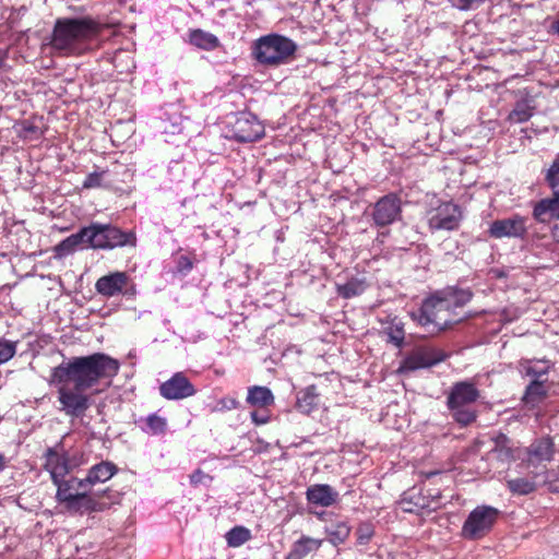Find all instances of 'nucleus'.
Masks as SVG:
<instances>
[{
	"mask_svg": "<svg viewBox=\"0 0 559 559\" xmlns=\"http://www.w3.org/2000/svg\"><path fill=\"white\" fill-rule=\"evenodd\" d=\"M451 4L461 10L467 11L478 8L485 0H449Z\"/></svg>",
	"mask_w": 559,
	"mask_h": 559,
	"instance_id": "obj_42",
	"label": "nucleus"
},
{
	"mask_svg": "<svg viewBox=\"0 0 559 559\" xmlns=\"http://www.w3.org/2000/svg\"><path fill=\"white\" fill-rule=\"evenodd\" d=\"M128 276L123 272H115L100 277L96 282V290L104 296L111 297L122 292L127 285Z\"/></svg>",
	"mask_w": 559,
	"mask_h": 559,
	"instance_id": "obj_21",
	"label": "nucleus"
},
{
	"mask_svg": "<svg viewBox=\"0 0 559 559\" xmlns=\"http://www.w3.org/2000/svg\"><path fill=\"white\" fill-rule=\"evenodd\" d=\"M120 369V362L100 352L63 360L51 371V382L57 385L59 411L67 416L79 418L91 407L87 391L103 379H112Z\"/></svg>",
	"mask_w": 559,
	"mask_h": 559,
	"instance_id": "obj_1",
	"label": "nucleus"
},
{
	"mask_svg": "<svg viewBox=\"0 0 559 559\" xmlns=\"http://www.w3.org/2000/svg\"><path fill=\"white\" fill-rule=\"evenodd\" d=\"M527 218L521 215H512L507 218L496 219L488 229L489 236L501 238H524L527 234Z\"/></svg>",
	"mask_w": 559,
	"mask_h": 559,
	"instance_id": "obj_11",
	"label": "nucleus"
},
{
	"mask_svg": "<svg viewBox=\"0 0 559 559\" xmlns=\"http://www.w3.org/2000/svg\"><path fill=\"white\" fill-rule=\"evenodd\" d=\"M181 131V128L179 124H173V129L170 130L171 133H178Z\"/></svg>",
	"mask_w": 559,
	"mask_h": 559,
	"instance_id": "obj_49",
	"label": "nucleus"
},
{
	"mask_svg": "<svg viewBox=\"0 0 559 559\" xmlns=\"http://www.w3.org/2000/svg\"><path fill=\"white\" fill-rule=\"evenodd\" d=\"M552 367L554 362L548 359H530L521 364L525 374L537 380L547 374Z\"/></svg>",
	"mask_w": 559,
	"mask_h": 559,
	"instance_id": "obj_29",
	"label": "nucleus"
},
{
	"mask_svg": "<svg viewBox=\"0 0 559 559\" xmlns=\"http://www.w3.org/2000/svg\"><path fill=\"white\" fill-rule=\"evenodd\" d=\"M118 466L110 461H102L93 465L85 478L80 480V485H86L87 489L96 484L105 483L118 473Z\"/></svg>",
	"mask_w": 559,
	"mask_h": 559,
	"instance_id": "obj_17",
	"label": "nucleus"
},
{
	"mask_svg": "<svg viewBox=\"0 0 559 559\" xmlns=\"http://www.w3.org/2000/svg\"><path fill=\"white\" fill-rule=\"evenodd\" d=\"M205 478H210V476L206 475L202 469L198 468L190 475V484L192 486H198L203 483Z\"/></svg>",
	"mask_w": 559,
	"mask_h": 559,
	"instance_id": "obj_43",
	"label": "nucleus"
},
{
	"mask_svg": "<svg viewBox=\"0 0 559 559\" xmlns=\"http://www.w3.org/2000/svg\"><path fill=\"white\" fill-rule=\"evenodd\" d=\"M7 467V459L3 454L0 453V473L4 471Z\"/></svg>",
	"mask_w": 559,
	"mask_h": 559,
	"instance_id": "obj_47",
	"label": "nucleus"
},
{
	"mask_svg": "<svg viewBox=\"0 0 559 559\" xmlns=\"http://www.w3.org/2000/svg\"><path fill=\"white\" fill-rule=\"evenodd\" d=\"M554 442L550 438H542L533 442L527 450V467H535V476L545 473L546 462L551 461L554 455Z\"/></svg>",
	"mask_w": 559,
	"mask_h": 559,
	"instance_id": "obj_14",
	"label": "nucleus"
},
{
	"mask_svg": "<svg viewBox=\"0 0 559 559\" xmlns=\"http://www.w3.org/2000/svg\"><path fill=\"white\" fill-rule=\"evenodd\" d=\"M499 510L489 506L476 507L465 520L462 527V536L466 539L476 540L486 536L499 516Z\"/></svg>",
	"mask_w": 559,
	"mask_h": 559,
	"instance_id": "obj_7",
	"label": "nucleus"
},
{
	"mask_svg": "<svg viewBox=\"0 0 559 559\" xmlns=\"http://www.w3.org/2000/svg\"><path fill=\"white\" fill-rule=\"evenodd\" d=\"M44 468L50 475L52 483H57L62 477H67L73 468L68 453L62 447L48 448L44 454Z\"/></svg>",
	"mask_w": 559,
	"mask_h": 559,
	"instance_id": "obj_12",
	"label": "nucleus"
},
{
	"mask_svg": "<svg viewBox=\"0 0 559 559\" xmlns=\"http://www.w3.org/2000/svg\"><path fill=\"white\" fill-rule=\"evenodd\" d=\"M306 497L311 504L331 507L337 501L338 492L330 485L317 484L308 487Z\"/></svg>",
	"mask_w": 559,
	"mask_h": 559,
	"instance_id": "obj_18",
	"label": "nucleus"
},
{
	"mask_svg": "<svg viewBox=\"0 0 559 559\" xmlns=\"http://www.w3.org/2000/svg\"><path fill=\"white\" fill-rule=\"evenodd\" d=\"M251 531L242 525H236L225 534V539L228 547L238 548L251 540Z\"/></svg>",
	"mask_w": 559,
	"mask_h": 559,
	"instance_id": "obj_31",
	"label": "nucleus"
},
{
	"mask_svg": "<svg viewBox=\"0 0 559 559\" xmlns=\"http://www.w3.org/2000/svg\"><path fill=\"white\" fill-rule=\"evenodd\" d=\"M190 43L206 50L214 49L219 44L216 36L202 29H194L190 33Z\"/></svg>",
	"mask_w": 559,
	"mask_h": 559,
	"instance_id": "obj_32",
	"label": "nucleus"
},
{
	"mask_svg": "<svg viewBox=\"0 0 559 559\" xmlns=\"http://www.w3.org/2000/svg\"><path fill=\"white\" fill-rule=\"evenodd\" d=\"M238 407V401L234 397H223L217 401L212 412L231 411Z\"/></svg>",
	"mask_w": 559,
	"mask_h": 559,
	"instance_id": "obj_41",
	"label": "nucleus"
},
{
	"mask_svg": "<svg viewBox=\"0 0 559 559\" xmlns=\"http://www.w3.org/2000/svg\"><path fill=\"white\" fill-rule=\"evenodd\" d=\"M357 544L367 545L374 536V526L370 522H361L356 528Z\"/></svg>",
	"mask_w": 559,
	"mask_h": 559,
	"instance_id": "obj_39",
	"label": "nucleus"
},
{
	"mask_svg": "<svg viewBox=\"0 0 559 559\" xmlns=\"http://www.w3.org/2000/svg\"><path fill=\"white\" fill-rule=\"evenodd\" d=\"M81 479L82 478L73 476L70 477L69 479L62 477L57 483H52L57 487L56 500L62 508L67 504L66 497H74L75 491H82L87 489L86 485L79 484Z\"/></svg>",
	"mask_w": 559,
	"mask_h": 559,
	"instance_id": "obj_23",
	"label": "nucleus"
},
{
	"mask_svg": "<svg viewBox=\"0 0 559 559\" xmlns=\"http://www.w3.org/2000/svg\"><path fill=\"white\" fill-rule=\"evenodd\" d=\"M264 135V126L251 112H240L231 122L230 136L238 142H254Z\"/></svg>",
	"mask_w": 559,
	"mask_h": 559,
	"instance_id": "obj_8",
	"label": "nucleus"
},
{
	"mask_svg": "<svg viewBox=\"0 0 559 559\" xmlns=\"http://www.w3.org/2000/svg\"><path fill=\"white\" fill-rule=\"evenodd\" d=\"M105 173H106L105 170H102V171H94V173L88 174L86 176V178L84 179L82 187L84 189H93V188L100 187Z\"/></svg>",
	"mask_w": 559,
	"mask_h": 559,
	"instance_id": "obj_40",
	"label": "nucleus"
},
{
	"mask_svg": "<svg viewBox=\"0 0 559 559\" xmlns=\"http://www.w3.org/2000/svg\"><path fill=\"white\" fill-rule=\"evenodd\" d=\"M86 233L84 227L78 233L70 235L55 247V254L57 258H63L72 254L79 249L87 248L86 246Z\"/></svg>",
	"mask_w": 559,
	"mask_h": 559,
	"instance_id": "obj_24",
	"label": "nucleus"
},
{
	"mask_svg": "<svg viewBox=\"0 0 559 559\" xmlns=\"http://www.w3.org/2000/svg\"><path fill=\"white\" fill-rule=\"evenodd\" d=\"M148 431L152 435H163L167 428V420L157 414H151L145 419Z\"/></svg>",
	"mask_w": 559,
	"mask_h": 559,
	"instance_id": "obj_38",
	"label": "nucleus"
},
{
	"mask_svg": "<svg viewBox=\"0 0 559 559\" xmlns=\"http://www.w3.org/2000/svg\"><path fill=\"white\" fill-rule=\"evenodd\" d=\"M546 181L552 192L559 195V154L555 157L551 166L546 174Z\"/></svg>",
	"mask_w": 559,
	"mask_h": 559,
	"instance_id": "obj_37",
	"label": "nucleus"
},
{
	"mask_svg": "<svg viewBox=\"0 0 559 559\" xmlns=\"http://www.w3.org/2000/svg\"><path fill=\"white\" fill-rule=\"evenodd\" d=\"M88 491L90 489L75 491L74 497H66L67 504L63 507V511L80 515L103 512L121 500L120 492L111 488L94 493Z\"/></svg>",
	"mask_w": 559,
	"mask_h": 559,
	"instance_id": "obj_5",
	"label": "nucleus"
},
{
	"mask_svg": "<svg viewBox=\"0 0 559 559\" xmlns=\"http://www.w3.org/2000/svg\"><path fill=\"white\" fill-rule=\"evenodd\" d=\"M472 299L467 289L448 288L427 298L420 309L419 323L439 332L464 319L463 307Z\"/></svg>",
	"mask_w": 559,
	"mask_h": 559,
	"instance_id": "obj_3",
	"label": "nucleus"
},
{
	"mask_svg": "<svg viewBox=\"0 0 559 559\" xmlns=\"http://www.w3.org/2000/svg\"><path fill=\"white\" fill-rule=\"evenodd\" d=\"M247 402L252 406L265 407L273 404L274 396L269 388L254 385L248 391Z\"/></svg>",
	"mask_w": 559,
	"mask_h": 559,
	"instance_id": "obj_30",
	"label": "nucleus"
},
{
	"mask_svg": "<svg viewBox=\"0 0 559 559\" xmlns=\"http://www.w3.org/2000/svg\"><path fill=\"white\" fill-rule=\"evenodd\" d=\"M536 476L532 478L518 477L507 480V486L513 495H528L536 490Z\"/></svg>",
	"mask_w": 559,
	"mask_h": 559,
	"instance_id": "obj_33",
	"label": "nucleus"
},
{
	"mask_svg": "<svg viewBox=\"0 0 559 559\" xmlns=\"http://www.w3.org/2000/svg\"><path fill=\"white\" fill-rule=\"evenodd\" d=\"M479 391L471 382H457L452 386L448 396V407L452 417L462 426H467L476 420V412L472 405L478 400Z\"/></svg>",
	"mask_w": 559,
	"mask_h": 559,
	"instance_id": "obj_6",
	"label": "nucleus"
},
{
	"mask_svg": "<svg viewBox=\"0 0 559 559\" xmlns=\"http://www.w3.org/2000/svg\"><path fill=\"white\" fill-rule=\"evenodd\" d=\"M159 393L166 400H182L194 395L195 389L182 372H177L160 384Z\"/></svg>",
	"mask_w": 559,
	"mask_h": 559,
	"instance_id": "obj_15",
	"label": "nucleus"
},
{
	"mask_svg": "<svg viewBox=\"0 0 559 559\" xmlns=\"http://www.w3.org/2000/svg\"><path fill=\"white\" fill-rule=\"evenodd\" d=\"M533 112L534 107L528 100H520L509 114L508 119L514 123L526 122L533 116Z\"/></svg>",
	"mask_w": 559,
	"mask_h": 559,
	"instance_id": "obj_35",
	"label": "nucleus"
},
{
	"mask_svg": "<svg viewBox=\"0 0 559 559\" xmlns=\"http://www.w3.org/2000/svg\"><path fill=\"white\" fill-rule=\"evenodd\" d=\"M547 396L548 390L545 386V381L533 379L525 389L522 402L527 408L534 409L539 406V404H542L547 399Z\"/></svg>",
	"mask_w": 559,
	"mask_h": 559,
	"instance_id": "obj_22",
	"label": "nucleus"
},
{
	"mask_svg": "<svg viewBox=\"0 0 559 559\" xmlns=\"http://www.w3.org/2000/svg\"><path fill=\"white\" fill-rule=\"evenodd\" d=\"M297 45L288 37L270 34L260 37L253 46L257 61L269 67H277L287 62L295 53Z\"/></svg>",
	"mask_w": 559,
	"mask_h": 559,
	"instance_id": "obj_4",
	"label": "nucleus"
},
{
	"mask_svg": "<svg viewBox=\"0 0 559 559\" xmlns=\"http://www.w3.org/2000/svg\"><path fill=\"white\" fill-rule=\"evenodd\" d=\"M105 233V238H107V249L135 245V235L132 231L126 233L118 227L106 224Z\"/></svg>",
	"mask_w": 559,
	"mask_h": 559,
	"instance_id": "obj_25",
	"label": "nucleus"
},
{
	"mask_svg": "<svg viewBox=\"0 0 559 559\" xmlns=\"http://www.w3.org/2000/svg\"><path fill=\"white\" fill-rule=\"evenodd\" d=\"M383 336L392 346L401 347L405 337L403 323L400 320L394 319L385 329Z\"/></svg>",
	"mask_w": 559,
	"mask_h": 559,
	"instance_id": "obj_34",
	"label": "nucleus"
},
{
	"mask_svg": "<svg viewBox=\"0 0 559 559\" xmlns=\"http://www.w3.org/2000/svg\"><path fill=\"white\" fill-rule=\"evenodd\" d=\"M324 532L328 536L329 543L337 547L348 539L352 527L346 521H337L332 523L330 526H326Z\"/></svg>",
	"mask_w": 559,
	"mask_h": 559,
	"instance_id": "obj_28",
	"label": "nucleus"
},
{
	"mask_svg": "<svg viewBox=\"0 0 559 559\" xmlns=\"http://www.w3.org/2000/svg\"><path fill=\"white\" fill-rule=\"evenodd\" d=\"M323 539L301 535L292 544L286 559H305L308 555L317 552L323 545Z\"/></svg>",
	"mask_w": 559,
	"mask_h": 559,
	"instance_id": "obj_20",
	"label": "nucleus"
},
{
	"mask_svg": "<svg viewBox=\"0 0 559 559\" xmlns=\"http://www.w3.org/2000/svg\"><path fill=\"white\" fill-rule=\"evenodd\" d=\"M533 216L544 224L559 219V195L552 192V197L538 201L534 206Z\"/></svg>",
	"mask_w": 559,
	"mask_h": 559,
	"instance_id": "obj_19",
	"label": "nucleus"
},
{
	"mask_svg": "<svg viewBox=\"0 0 559 559\" xmlns=\"http://www.w3.org/2000/svg\"><path fill=\"white\" fill-rule=\"evenodd\" d=\"M367 288V284L360 278H350L343 285H337V293L343 298H352L362 294Z\"/></svg>",
	"mask_w": 559,
	"mask_h": 559,
	"instance_id": "obj_36",
	"label": "nucleus"
},
{
	"mask_svg": "<svg viewBox=\"0 0 559 559\" xmlns=\"http://www.w3.org/2000/svg\"><path fill=\"white\" fill-rule=\"evenodd\" d=\"M192 269V262L188 257H180L178 260V270L180 272H189Z\"/></svg>",
	"mask_w": 559,
	"mask_h": 559,
	"instance_id": "obj_44",
	"label": "nucleus"
},
{
	"mask_svg": "<svg viewBox=\"0 0 559 559\" xmlns=\"http://www.w3.org/2000/svg\"><path fill=\"white\" fill-rule=\"evenodd\" d=\"M251 419L257 425H262L267 423L269 416L265 413H260L258 411H254L251 413Z\"/></svg>",
	"mask_w": 559,
	"mask_h": 559,
	"instance_id": "obj_45",
	"label": "nucleus"
},
{
	"mask_svg": "<svg viewBox=\"0 0 559 559\" xmlns=\"http://www.w3.org/2000/svg\"><path fill=\"white\" fill-rule=\"evenodd\" d=\"M493 443L495 445L491 449V452L495 454L497 460L502 463H509L515 459V448L506 435L499 433L493 439Z\"/></svg>",
	"mask_w": 559,
	"mask_h": 559,
	"instance_id": "obj_26",
	"label": "nucleus"
},
{
	"mask_svg": "<svg viewBox=\"0 0 559 559\" xmlns=\"http://www.w3.org/2000/svg\"><path fill=\"white\" fill-rule=\"evenodd\" d=\"M516 317H518V314H516V313H514L513 316H511V317H507L506 319H507L508 321H512V320H513L514 318H516Z\"/></svg>",
	"mask_w": 559,
	"mask_h": 559,
	"instance_id": "obj_51",
	"label": "nucleus"
},
{
	"mask_svg": "<svg viewBox=\"0 0 559 559\" xmlns=\"http://www.w3.org/2000/svg\"><path fill=\"white\" fill-rule=\"evenodd\" d=\"M86 246L92 249H107L106 224L94 223L84 227Z\"/></svg>",
	"mask_w": 559,
	"mask_h": 559,
	"instance_id": "obj_27",
	"label": "nucleus"
},
{
	"mask_svg": "<svg viewBox=\"0 0 559 559\" xmlns=\"http://www.w3.org/2000/svg\"><path fill=\"white\" fill-rule=\"evenodd\" d=\"M447 358L448 355L444 352H409L402 359L396 372L406 374L418 369L432 367Z\"/></svg>",
	"mask_w": 559,
	"mask_h": 559,
	"instance_id": "obj_13",
	"label": "nucleus"
},
{
	"mask_svg": "<svg viewBox=\"0 0 559 559\" xmlns=\"http://www.w3.org/2000/svg\"><path fill=\"white\" fill-rule=\"evenodd\" d=\"M106 25L90 17H62L55 23L51 48L60 56H80L99 45Z\"/></svg>",
	"mask_w": 559,
	"mask_h": 559,
	"instance_id": "obj_2",
	"label": "nucleus"
},
{
	"mask_svg": "<svg viewBox=\"0 0 559 559\" xmlns=\"http://www.w3.org/2000/svg\"><path fill=\"white\" fill-rule=\"evenodd\" d=\"M329 385L325 381L310 384L297 393L296 407L304 414H310L317 409L321 402V396L325 394Z\"/></svg>",
	"mask_w": 559,
	"mask_h": 559,
	"instance_id": "obj_16",
	"label": "nucleus"
},
{
	"mask_svg": "<svg viewBox=\"0 0 559 559\" xmlns=\"http://www.w3.org/2000/svg\"><path fill=\"white\" fill-rule=\"evenodd\" d=\"M401 205V199L394 193L380 198L372 207L371 217L373 224L377 227H385L400 219L402 213Z\"/></svg>",
	"mask_w": 559,
	"mask_h": 559,
	"instance_id": "obj_9",
	"label": "nucleus"
},
{
	"mask_svg": "<svg viewBox=\"0 0 559 559\" xmlns=\"http://www.w3.org/2000/svg\"><path fill=\"white\" fill-rule=\"evenodd\" d=\"M437 474H439V472H438V471H435V472L427 473V475H426V476L429 478V477H431V476H433V475H437Z\"/></svg>",
	"mask_w": 559,
	"mask_h": 559,
	"instance_id": "obj_50",
	"label": "nucleus"
},
{
	"mask_svg": "<svg viewBox=\"0 0 559 559\" xmlns=\"http://www.w3.org/2000/svg\"><path fill=\"white\" fill-rule=\"evenodd\" d=\"M462 214L460 207L445 202L430 211L428 225L431 230H454L459 227Z\"/></svg>",
	"mask_w": 559,
	"mask_h": 559,
	"instance_id": "obj_10",
	"label": "nucleus"
},
{
	"mask_svg": "<svg viewBox=\"0 0 559 559\" xmlns=\"http://www.w3.org/2000/svg\"><path fill=\"white\" fill-rule=\"evenodd\" d=\"M551 31L556 34H559V19L551 24Z\"/></svg>",
	"mask_w": 559,
	"mask_h": 559,
	"instance_id": "obj_48",
	"label": "nucleus"
},
{
	"mask_svg": "<svg viewBox=\"0 0 559 559\" xmlns=\"http://www.w3.org/2000/svg\"><path fill=\"white\" fill-rule=\"evenodd\" d=\"M15 352H0V365L10 360Z\"/></svg>",
	"mask_w": 559,
	"mask_h": 559,
	"instance_id": "obj_46",
	"label": "nucleus"
}]
</instances>
